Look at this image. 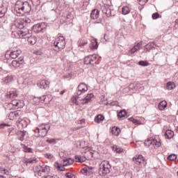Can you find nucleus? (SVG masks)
Returning a JSON list of instances; mask_svg holds the SVG:
<instances>
[{
	"label": "nucleus",
	"mask_w": 178,
	"mask_h": 178,
	"mask_svg": "<svg viewBox=\"0 0 178 178\" xmlns=\"http://www.w3.org/2000/svg\"><path fill=\"white\" fill-rule=\"evenodd\" d=\"M23 65V59H21L20 60H13L12 62V66L13 67H20Z\"/></svg>",
	"instance_id": "obj_24"
},
{
	"label": "nucleus",
	"mask_w": 178,
	"mask_h": 178,
	"mask_svg": "<svg viewBox=\"0 0 178 178\" xmlns=\"http://www.w3.org/2000/svg\"><path fill=\"white\" fill-rule=\"evenodd\" d=\"M166 88L169 90H175V88H176V84H175L172 81H170L167 83Z\"/></svg>",
	"instance_id": "obj_31"
},
{
	"label": "nucleus",
	"mask_w": 178,
	"mask_h": 178,
	"mask_svg": "<svg viewBox=\"0 0 178 178\" xmlns=\"http://www.w3.org/2000/svg\"><path fill=\"white\" fill-rule=\"evenodd\" d=\"M85 45H87V42H79V47H84Z\"/></svg>",
	"instance_id": "obj_56"
},
{
	"label": "nucleus",
	"mask_w": 178,
	"mask_h": 178,
	"mask_svg": "<svg viewBox=\"0 0 178 178\" xmlns=\"http://www.w3.org/2000/svg\"><path fill=\"white\" fill-rule=\"evenodd\" d=\"M64 92H65V90H62V91L60 92V95H63Z\"/></svg>",
	"instance_id": "obj_60"
},
{
	"label": "nucleus",
	"mask_w": 178,
	"mask_h": 178,
	"mask_svg": "<svg viewBox=\"0 0 178 178\" xmlns=\"http://www.w3.org/2000/svg\"><path fill=\"white\" fill-rule=\"evenodd\" d=\"M113 150L117 154H122V152H123V149L118 147L116 145L113 146Z\"/></svg>",
	"instance_id": "obj_36"
},
{
	"label": "nucleus",
	"mask_w": 178,
	"mask_h": 178,
	"mask_svg": "<svg viewBox=\"0 0 178 178\" xmlns=\"http://www.w3.org/2000/svg\"><path fill=\"white\" fill-rule=\"evenodd\" d=\"M32 30L34 33H41L42 31V26L41 24H37L33 26Z\"/></svg>",
	"instance_id": "obj_21"
},
{
	"label": "nucleus",
	"mask_w": 178,
	"mask_h": 178,
	"mask_svg": "<svg viewBox=\"0 0 178 178\" xmlns=\"http://www.w3.org/2000/svg\"><path fill=\"white\" fill-rule=\"evenodd\" d=\"M12 81H13V76L12 75H8L3 79L4 84H9V83H12Z\"/></svg>",
	"instance_id": "obj_23"
},
{
	"label": "nucleus",
	"mask_w": 178,
	"mask_h": 178,
	"mask_svg": "<svg viewBox=\"0 0 178 178\" xmlns=\"http://www.w3.org/2000/svg\"><path fill=\"white\" fill-rule=\"evenodd\" d=\"M5 8H3V6L1 5L0 6V17H3V16H5Z\"/></svg>",
	"instance_id": "obj_40"
},
{
	"label": "nucleus",
	"mask_w": 178,
	"mask_h": 178,
	"mask_svg": "<svg viewBox=\"0 0 178 178\" xmlns=\"http://www.w3.org/2000/svg\"><path fill=\"white\" fill-rule=\"evenodd\" d=\"M111 6H102V12L106 15V14L108 13V10L109 9Z\"/></svg>",
	"instance_id": "obj_37"
},
{
	"label": "nucleus",
	"mask_w": 178,
	"mask_h": 178,
	"mask_svg": "<svg viewBox=\"0 0 178 178\" xmlns=\"http://www.w3.org/2000/svg\"><path fill=\"white\" fill-rule=\"evenodd\" d=\"M65 177L76 178V176H74V175H73L72 172H67V173H65Z\"/></svg>",
	"instance_id": "obj_47"
},
{
	"label": "nucleus",
	"mask_w": 178,
	"mask_h": 178,
	"mask_svg": "<svg viewBox=\"0 0 178 178\" xmlns=\"http://www.w3.org/2000/svg\"><path fill=\"white\" fill-rule=\"evenodd\" d=\"M74 162V161H73V159H65L63 160V166H70V165H73V163Z\"/></svg>",
	"instance_id": "obj_26"
},
{
	"label": "nucleus",
	"mask_w": 178,
	"mask_h": 178,
	"mask_svg": "<svg viewBox=\"0 0 178 178\" xmlns=\"http://www.w3.org/2000/svg\"><path fill=\"white\" fill-rule=\"evenodd\" d=\"M111 164L108 161H103L99 165V175L100 176H105L111 172Z\"/></svg>",
	"instance_id": "obj_3"
},
{
	"label": "nucleus",
	"mask_w": 178,
	"mask_h": 178,
	"mask_svg": "<svg viewBox=\"0 0 178 178\" xmlns=\"http://www.w3.org/2000/svg\"><path fill=\"white\" fill-rule=\"evenodd\" d=\"M130 120H131V122H133V123H137V120H136L134 118H130Z\"/></svg>",
	"instance_id": "obj_58"
},
{
	"label": "nucleus",
	"mask_w": 178,
	"mask_h": 178,
	"mask_svg": "<svg viewBox=\"0 0 178 178\" xmlns=\"http://www.w3.org/2000/svg\"><path fill=\"white\" fill-rule=\"evenodd\" d=\"M127 113H126L125 110H122L119 113H118V118H124Z\"/></svg>",
	"instance_id": "obj_44"
},
{
	"label": "nucleus",
	"mask_w": 178,
	"mask_h": 178,
	"mask_svg": "<svg viewBox=\"0 0 178 178\" xmlns=\"http://www.w3.org/2000/svg\"><path fill=\"white\" fill-rule=\"evenodd\" d=\"M92 169H94V168L88 166L83 168L81 172L83 175H85L86 176H87V175H90L91 173V170H92Z\"/></svg>",
	"instance_id": "obj_22"
},
{
	"label": "nucleus",
	"mask_w": 178,
	"mask_h": 178,
	"mask_svg": "<svg viewBox=\"0 0 178 178\" xmlns=\"http://www.w3.org/2000/svg\"><path fill=\"white\" fill-rule=\"evenodd\" d=\"M158 17H159V13H155L152 14V19H158Z\"/></svg>",
	"instance_id": "obj_51"
},
{
	"label": "nucleus",
	"mask_w": 178,
	"mask_h": 178,
	"mask_svg": "<svg viewBox=\"0 0 178 178\" xmlns=\"http://www.w3.org/2000/svg\"><path fill=\"white\" fill-rule=\"evenodd\" d=\"M138 65L140 66H149V63L147 60L144 61V60H140L138 62Z\"/></svg>",
	"instance_id": "obj_39"
},
{
	"label": "nucleus",
	"mask_w": 178,
	"mask_h": 178,
	"mask_svg": "<svg viewBox=\"0 0 178 178\" xmlns=\"http://www.w3.org/2000/svg\"><path fill=\"white\" fill-rule=\"evenodd\" d=\"M168 159L169 161H176V159H177V155H176L175 154H172L168 156Z\"/></svg>",
	"instance_id": "obj_38"
},
{
	"label": "nucleus",
	"mask_w": 178,
	"mask_h": 178,
	"mask_svg": "<svg viewBox=\"0 0 178 178\" xmlns=\"http://www.w3.org/2000/svg\"><path fill=\"white\" fill-rule=\"evenodd\" d=\"M147 2L148 0H139V5L144 6V5H145Z\"/></svg>",
	"instance_id": "obj_49"
},
{
	"label": "nucleus",
	"mask_w": 178,
	"mask_h": 178,
	"mask_svg": "<svg viewBox=\"0 0 178 178\" xmlns=\"http://www.w3.org/2000/svg\"><path fill=\"white\" fill-rule=\"evenodd\" d=\"M111 133L113 136L118 137V136L120 134V129H119L118 127H113L111 129Z\"/></svg>",
	"instance_id": "obj_27"
},
{
	"label": "nucleus",
	"mask_w": 178,
	"mask_h": 178,
	"mask_svg": "<svg viewBox=\"0 0 178 178\" xmlns=\"http://www.w3.org/2000/svg\"><path fill=\"white\" fill-rule=\"evenodd\" d=\"M97 60V55H90L85 58L84 63L85 65H94V62Z\"/></svg>",
	"instance_id": "obj_11"
},
{
	"label": "nucleus",
	"mask_w": 178,
	"mask_h": 178,
	"mask_svg": "<svg viewBox=\"0 0 178 178\" xmlns=\"http://www.w3.org/2000/svg\"><path fill=\"white\" fill-rule=\"evenodd\" d=\"M168 106V102H166V101H162L159 103V109L160 111H163V109H165V108H166Z\"/></svg>",
	"instance_id": "obj_29"
},
{
	"label": "nucleus",
	"mask_w": 178,
	"mask_h": 178,
	"mask_svg": "<svg viewBox=\"0 0 178 178\" xmlns=\"http://www.w3.org/2000/svg\"><path fill=\"white\" fill-rule=\"evenodd\" d=\"M141 48V43H137L132 49L129 50V55H134L137 51Z\"/></svg>",
	"instance_id": "obj_18"
},
{
	"label": "nucleus",
	"mask_w": 178,
	"mask_h": 178,
	"mask_svg": "<svg viewBox=\"0 0 178 178\" xmlns=\"http://www.w3.org/2000/svg\"><path fill=\"white\" fill-rule=\"evenodd\" d=\"M3 173L6 174V170H4Z\"/></svg>",
	"instance_id": "obj_64"
},
{
	"label": "nucleus",
	"mask_w": 178,
	"mask_h": 178,
	"mask_svg": "<svg viewBox=\"0 0 178 178\" xmlns=\"http://www.w3.org/2000/svg\"><path fill=\"white\" fill-rule=\"evenodd\" d=\"M118 102H111V105H113V106H115V105H118Z\"/></svg>",
	"instance_id": "obj_59"
},
{
	"label": "nucleus",
	"mask_w": 178,
	"mask_h": 178,
	"mask_svg": "<svg viewBox=\"0 0 178 178\" xmlns=\"http://www.w3.org/2000/svg\"><path fill=\"white\" fill-rule=\"evenodd\" d=\"M54 51H62L66 47V40L65 37L58 36L54 42Z\"/></svg>",
	"instance_id": "obj_2"
},
{
	"label": "nucleus",
	"mask_w": 178,
	"mask_h": 178,
	"mask_svg": "<svg viewBox=\"0 0 178 178\" xmlns=\"http://www.w3.org/2000/svg\"><path fill=\"white\" fill-rule=\"evenodd\" d=\"M22 20H24V26H26V23H30V22H31V20H30L29 18L22 19Z\"/></svg>",
	"instance_id": "obj_53"
},
{
	"label": "nucleus",
	"mask_w": 178,
	"mask_h": 178,
	"mask_svg": "<svg viewBox=\"0 0 178 178\" xmlns=\"http://www.w3.org/2000/svg\"><path fill=\"white\" fill-rule=\"evenodd\" d=\"M49 170H51V168L46 165H38L35 167V172H38V176H41V173H48Z\"/></svg>",
	"instance_id": "obj_8"
},
{
	"label": "nucleus",
	"mask_w": 178,
	"mask_h": 178,
	"mask_svg": "<svg viewBox=\"0 0 178 178\" xmlns=\"http://www.w3.org/2000/svg\"><path fill=\"white\" fill-rule=\"evenodd\" d=\"M86 104H88V102L86 98L82 99L79 101V106L86 105Z\"/></svg>",
	"instance_id": "obj_45"
},
{
	"label": "nucleus",
	"mask_w": 178,
	"mask_h": 178,
	"mask_svg": "<svg viewBox=\"0 0 178 178\" xmlns=\"http://www.w3.org/2000/svg\"><path fill=\"white\" fill-rule=\"evenodd\" d=\"M24 136H26V132H22L21 134V137L19 138L20 141H23L24 140Z\"/></svg>",
	"instance_id": "obj_52"
},
{
	"label": "nucleus",
	"mask_w": 178,
	"mask_h": 178,
	"mask_svg": "<svg viewBox=\"0 0 178 178\" xmlns=\"http://www.w3.org/2000/svg\"><path fill=\"white\" fill-rule=\"evenodd\" d=\"M173 136H175V133L172 130L168 129L165 133V138H168V140L173 138Z\"/></svg>",
	"instance_id": "obj_25"
},
{
	"label": "nucleus",
	"mask_w": 178,
	"mask_h": 178,
	"mask_svg": "<svg viewBox=\"0 0 178 178\" xmlns=\"http://www.w3.org/2000/svg\"><path fill=\"white\" fill-rule=\"evenodd\" d=\"M133 161L135 162L136 165H138L139 167L136 170L140 172V169H141V164L144 163V156H143V155H139L138 157H134Z\"/></svg>",
	"instance_id": "obj_13"
},
{
	"label": "nucleus",
	"mask_w": 178,
	"mask_h": 178,
	"mask_svg": "<svg viewBox=\"0 0 178 178\" xmlns=\"http://www.w3.org/2000/svg\"><path fill=\"white\" fill-rule=\"evenodd\" d=\"M54 166L56 169H57L58 170H60V172H63V170H62V165H60V163H55Z\"/></svg>",
	"instance_id": "obj_42"
},
{
	"label": "nucleus",
	"mask_w": 178,
	"mask_h": 178,
	"mask_svg": "<svg viewBox=\"0 0 178 178\" xmlns=\"http://www.w3.org/2000/svg\"><path fill=\"white\" fill-rule=\"evenodd\" d=\"M83 149H85V158L86 159H91L92 158L97 159L98 158V152L92 150V147H83Z\"/></svg>",
	"instance_id": "obj_5"
},
{
	"label": "nucleus",
	"mask_w": 178,
	"mask_h": 178,
	"mask_svg": "<svg viewBox=\"0 0 178 178\" xmlns=\"http://www.w3.org/2000/svg\"><path fill=\"white\" fill-rule=\"evenodd\" d=\"M12 159V161H15V159H16V157L13 156V157H10V159Z\"/></svg>",
	"instance_id": "obj_61"
},
{
	"label": "nucleus",
	"mask_w": 178,
	"mask_h": 178,
	"mask_svg": "<svg viewBox=\"0 0 178 178\" xmlns=\"http://www.w3.org/2000/svg\"><path fill=\"white\" fill-rule=\"evenodd\" d=\"M175 29H178V19H177V20L175 21Z\"/></svg>",
	"instance_id": "obj_57"
},
{
	"label": "nucleus",
	"mask_w": 178,
	"mask_h": 178,
	"mask_svg": "<svg viewBox=\"0 0 178 178\" xmlns=\"http://www.w3.org/2000/svg\"><path fill=\"white\" fill-rule=\"evenodd\" d=\"M44 158L52 160L54 159V156L52 155V154L47 153L44 154Z\"/></svg>",
	"instance_id": "obj_46"
},
{
	"label": "nucleus",
	"mask_w": 178,
	"mask_h": 178,
	"mask_svg": "<svg viewBox=\"0 0 178 178\" xmlns=\"http://www.w3.org/2000/svg\"><path fill=\"white\" fill-rule=\"evenodd\" d=\"M22 54V50H15L13 51H11L10 54V58H12V59H16V58H18Z\"/></svg>",
	"instance_id": "obj_19"
},
{
	"label": "nucleus",
	"mask_w": 178,
	"mask_h": 178,
	"mask_svg": "<svg viewBox=\"0 0 178 178\" xmlns=\"http://www.w3.org/2000/svg\"><path fill=\"white\" fill-rule=\"evenodd\" d=\"M90 49H98V42H97V40H92L90 45Z\"/></svg>",
	"instance_id": "obj_28"
},
{
	"label": "nucleus",
	"mask_w": 178,
	"mask_h": 178,
	"mask_svg": "<svg viewBox=\"0 0 178 178\" xmlns=\"http://www.w3.org/2000/svg\"><path fill=\"white\" fill-rule=\"evenodd\" d=\"M15 10L19 15L30 13L31 12V5L28 1L23 2L22 1H17L15 3Z\"/></svg>",
	"instance_id": "obj_1"
},
{
	"label": "nucleus",
	"mask_w": 178,
	"mask_h": 178,
	"mask_svg": "<svg viewBox=\"0 0 178 178\" xmlns=\"http://www.w3.org/2000/svg\"><path fill=\"white\" fill-rule=\"evenodd\" d=\"M28 42L31 44V45H34L35 42H37V38L35 36H30L28 38Z\"/></svg>",
	"instance_id": "obj_30"
},
{
	"label": "nucleus",
	"mask_w": 178,
	"mask_h": 178,
	"mask_svg": "<svg viewBox=\"0 0 178 178\" xmlns=\"http://www.w3.org/2000/svg\"><path fill=\"white\" fill-rule=\"evenodd\" d=\"M51 127L47 124L39 125L35 130V133H38V137H45L48 134V131Z\"/></svg>",
	"instance_id": "obj_4"
},
{
	"label": "nucleus",
	"mask_w": 178,
	"mask_h": 178,
	"mask_svg": "<svg viewBox=\"0 0 178 178\" xmlns=\"http://www.w3.org/2000/svg\"><path fill=\"white\" fill-rule=\"evenodd\" d=\"M145 144L147 147L152 145L154 148L156 149V148H159V147L161 146V141L157 140L156 139L150 138L148 139L147 140H145Z\"/></svg>",
	"instance_id": "obj_9"
},
{
	"label": "nucleus",
	"mask_w": 178,
	"mask_h": 178,
	"mask_svg": "<svg viewBox=\"0 0 178 178\" xmlns=\"http://www.w3.org/2000/svg\"><path fill=\"white\" fill-rule=\"evenodd\" d=\"M30 34V31L26 28H22L17 31H13L12 36L16 37V38H24L26 36Z\"/></svg>",
	"instance_id": "obj_6"
},
{
	"label": "nucleus",
	"mask_w": 178,
	"mask_h": 178,
	"mask_svg": "<svg viewBox=\"0 0 178 178\" xmlns=\"http://www.w3.org/2000/svg\"><path fill=\"white\" fill-rule=\"evenodd\" d=\"M17 125L18 129H19V130H22V129L27 127V122H26V120H22L21 118L17 120Z\"/></svg>",
	"instance_id": "obj_16"
},
{
	"label": "nucleus",
	"mask_w": 178,
	"mask_h": 178,
	"mask_svg": "<svg viewBox=\"0 0 178 178\" xmlns=\"http://www.w3.org/2000/svg\"><path fill=\"white\" fill-rule=\"evenodd\" d=\"M0 178H5V177L0 175Z\"/></svg>",
	"instance_id": "obj_63"
},
{
	"label": "nucleus",
	"mask_w": 178,
	"mask_h": 178,
	"mask_svg": "<svg viewBox=\"0 0 178 178\" xmlns=\"http://www.w3.org/2000/svg\"><path fill=\"white\" fill-rule=\"evenodd\" d=\"M72 102L73 104H75V105H80V102H77V99H76V97H73L72 99Z\"/></svg>",
	"instance_id": "obj_50"
},
{
	"label": "nucleus",
	"mask_w": 178,
	"mask_h": 178,
	"mask_svg": "<svg viewBox=\"0 0 178 178\" xmlns=\"http://www.w3.org/2000/svg\"><path fill=\"white\" fill-rule=\"evenodd\" d=\"M88 91V87L84 83H81L78 86V91L76 92L77 95H81V94H84V92H87Z\"/></svg>",
	"instance_id": "obj_12"
},
{
	"label": "nucleus",
	"mask_w": 178,
	"mask_h": 178,
	"mask_svg": "<svg viewBox=\"0 0 178 178\" xmlns=\"http://www.w3.org/2000/svg\"><path fill=\"white\" fill-rule=\"evenodd\" d=\"M14 27L17 29H24V20L22 18L17 19L14 22Z\"/></svg>",
	"instance_id": "obj_14"
},
{
	"label": "nucleus",
	"mask_w": 178,
	"mask_h": 178,
	"mask_svg": "<svg viewBox=\"0 0 178 178\" xmlns=\"http://www.w3.org/2000/svg\"><path fill=\"white\" fill-rule=\"evenodd\" d=\"M7 97L10 98L11 99H15L17 97V91L16 89H13L7 93Z\"/></svg>",
	"instance_id": "obj_17"
},
{
	"label": "nucleus",
	"mask_w": 178,
	"mask_h": 178,
	"mask_svg": "<svg viewBox=\"0 0 178 178\" xmlns=\"http://www.w3.org/2000/svg\"><path fill=\"white\" fill-rule=\"evenodd\" d=\"M47 143H48L49 144H56V140L54 138L47 139Z\"/></svg>",
	"instance_id": "obj_48"
},
{
	"label": "nucleus",
	"mask_w": 178,
	"mask_h": 178,
	"mask_svg": "<svg viewBox=\"0 0 178 178\" xmlns=\"http://www.w3.org/2000/svg\"><path fill=\"white\" fill-rule=\"evenodd\" d=\"M86 159H87L86 158V156H75L76 162H80V163L86 162Z\"/></svg>",
	"instance_id": "obj_32"
},
{
	"label": "nucleus",
	"mask_w": 178,
	"mask_h": 178,
	"mask_svg": "<svg viewBox=\"0 0 178 178\" xmlns=\"http://www.w3.org/2000/svg\"><path fill=\"white\" fill-rule=\"evenodd\" d=\"M104 119H105V117H104V115L99 114L95 117V122H96V123H101V122H102Z\"/></svg>",
	"instance_id": "obj_33"
},
{
	"label": "nucleus",
	"mask_w": 178,
	"mask_h": 178,
	"mask_svg": "<svg viewBox=\"0 0 178 178\" xmlns=\"http://www.w3.org/2000/svg\"><path fill=\"white\" fill-rule=\"evenodd\" d=\"M3 126H4V125H3V124H1V125H0L1 129H2V127H3Z\"/></svg>",
	"instance_id": "obj_62"
},
{
	"label": "nucleus",
	"mask_w": 178,
	"mask_h": 178,
	"mask_svg": "<svg viewBox=\"0 0 178 178\" xmlns=\"http://www.w3.org/2000/svg\"><path fill=\"white\" fill-rule=\"evenodd\" d=\"M26 165L29 163H37V159L34 158L33 159H29L26 161Z\"/></svg>",
	"instance_id": "obj_41"
},
{
	"label": "nucleus",
	"mask_w": 178,
	"mask_h": 178,
	"mask_svg": "<svg viewBox=\"0 0 178 178\" xmlns=\"http://www.w3.org/2000/svg\"><path fill=\"white\" fill-rule=\"evenodd\" d=\"M24 152H31V148H30V147H24Z\"/></svg>",
	"instance_id": "obj_54"
},
{
	"label": "nucleus",
	"mask_w": 178,
	"mask_h": 178,
	"mask_svg": "<svg viewBox=\"0 0 178 178\" xmlns=\"http://www.w3.org/2000/svg\"><path fill=\"white\" fill-rule=\"evenodd\" d=\"M8 106H13V108H23L24 106V102L22 100L12 99L10 104H8Z\"/></svg>",
	"instance_id": "obj_10"
},
{
	"label": "nucleus",
	"mask_w": 178,
	"mask_h": 178,
	"mask_svg": "<svg viewBox=\"0 0 178 178\" xmlns=\"http://www.w3.org/2000/svg\"><path fill=\"white\" fill-rule=\"evenodd\" d=\"M90 17L93 20L98 19L99 17V10H98V9L93 10L90 13Z\"/></svg>",
	"instance_id": "obj_20"
},
{
	"label": "nucleus",
	"mask_w": 178,
	"mask_h": 178,
	"mask_svg": "<svg viewBox=\"0 0 178 178\" xmlns=\"http://www.w3.org/2000/svg\"><path fill=\"white\" fill-rule=\"evenodd\" d=\"M23 118V111H16L14 112H10L8 115V119L10 120H19Z\"/></svg>",
	"instance_id": "obj_7"
},
{
	"label": "nucleus",
	"mask_w": 178,
	"mask_h": 178,
	"mask_svg": "<svg viewBox=\"0 0 178 178\" xmlns=\"http://www.w3.org/2000/svg\"><path fill=\"white\" fill-rule=\"evenodd\" d=\"M88 102H90L92 98H94V95L92 93L88 94L87 96L85 97Z\"/></svg>",
	"instance_id": "obj_43"
},
{
	"label": "nucleus",
	"mask_w": 178,
	"mask_h": 178,
	"mask_svg": "<svg viewBox=\"0 0 178 178\" xmlns=\"http://www.w3.org/2000/svg\"><path fill=\"white\" fill-rule=\"evenodd\" d=\"M29 78H26L23 82V84H30V81H29Z\"/></svg>",
	"instance_id": "obj_55"
},
{
	"label": "nucleus",
	"mask_w": 178,
	"mask_h": 178,
	"mask_svg": "<svg viewBox=\"0 0 178 178\" xmlns=\"http://www.w3.org/2000/svg\"><path fill=\"white\" fill-rule=\"evenodd\" d=\"M130 8H129V6H125L122 8V15H129V13H130Z\"/></svg>",
	"instance_id": "obj_34"
},
{
	"label": "nucleus",
	"mask_w": 178,
	"mask_h": 178,
	"mask_svg": "<svg viewBox=\"0 0 178 178\" xmlns=\"http://www.w3.org/2000/svg\"><path fill=\"white\" fill-rule=\"evenodd\" d=\"M49 84L50 83L49 81L43 79L38 83V86L40 87V88H42V90H45L46 88H49Z\"/></svg>",
	"instance_id": "obj_15"
},
{
	"label": "nucleus",
	"mask_w": 178,
	"mask_h": 178,
	"mask_svg": "<svg viewBox=\"0 0 178 178\" xmlns=\"http://www.w3.org/2000/svg\"><path fill=\"white\" fill-rule=\"evenodd\" d=\"M115 12L113 9H111V7L108 8V10H107V14H106V16L107 17H111V16H115Z\"/></svg>",
	"instance_id": "obj_35"
}]
</instances>
